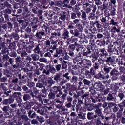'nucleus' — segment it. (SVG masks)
<instances>
[{"mask_svg":"<svg viewBox=\"0 0 125 125\" xmlns=\"http://www.w3.org/2000/svg\"><path fill=\"white\" fill-rule=\"evenodd\" d=\"M69 8L72 9L73 11H75V12H72L71 13V19H76V18H81V13L80 10H81V8L79 7L76 6L75 7H73L71 6H69Z\"/></svg>","mask_w":125,"mask_h":125,"instance_id":"f257e3e1","label":"nucleus"},{"mask_svg":"<svg viewBox=\"0 0 125 125\" xmlns=\"http://www.w3.org/2000/svg\"><path fill=\"white\" fill-rule=\"evenodd\" d=\"M110 74L113 80H117L119 76L124 74V69L123 68H119V71H118L116 68H114L111 70Z\"/></svg>","mask_w":125,"mask_h":125,"instance_id":"f03ea898","label":"nucleus"},{"mask_svg":"<svg viewBox=\"0 0 125 125\" xmlns=\"http://www.w3.org/2000/svg\"><path fill=\"white\" fill-rule=\"evenodd\" d=\"M15 62L16 63L13 65V70H17L21 68V65H22V60L20 56L17 57L15 59Z\"/></svg>","mask_w":125,"mask_h":125,"instance_id":"7ed1b4c3","label":"nucleus"},{"mask_svg":"<svg viewBox=\"0 0 125 125\" xmlns=\"http://www.w3.org/2000/svg\"><path fill=\"white\" fill-rule=\"evenodd\" d=\"M94 87L95 89H98L100 92H102L105 89V86L102 85L101 82H96L94 83Z\"/></svg>","mask_w":125,"mask_h":125,"instance_id":"20e7f679","label":"nucleus"},{"mask_svg":"<svg viewBox=\"0 0 125 125\" xmlns=\"http://www.w3.org/2000/svg\"><path fill=\"white\" fill-rule=\"evenodd\" d=\"M63 92L64 93L62 94V95L61 97L62 100H57L56 102L57 103H59V104H62V103H64L65 102V100H66V97H67V93H68V90L67 89H64L63 90Z\"/></svg>","mask_w":125,"mask_h":125,"instance_id":"39448f33","label":"nucleus"},{"mask_svg":"<svg viewBox=\"0 0 125 125\" xmlns=\"http://www.w3.org/2000/svg\"><path fill=\"white\" fill-rule=\"evenodd\" d=\"M69 15H68V12H65V11H62L60 13V17L59 18L60 21L61 22L63 21H65L66 19V20H68L69 18Z\"/></svg>","mask_w":125,"mask_h":125,"instance_id":"423d86ee","label":"nucleus"},{"mask_svg":"<svg viewBox=\"0 0 125 125\" xmlns=\"http://www.w3.org/2000/svg\"><path fill=\"white\" fill-rule=\"evenodd\" d=\"M111 6V3L110 2H106V0L104 1V2L103 4V7L101 8L102 11L104 10V13H106L107 11H108V9Z\"/></svg>","mask_w":125,"mask_h":125,"instance_id":"0eeeda50","label":"nucleus"},{"mask_svg":"<svg viewBox=\"0 0 125 125\" xmlns=\"http://www.w3.org/2000/svg\"><path fill=\"white\" fill-rule=\"evenodd\" d=\"M14 102V98H9L8 99H5L3 100L2 104L5 106H8L9 104H12Z\"/></svg>","mask_w":125,"mask_h":125,"instance_id":"6e6552de","label":"nucleus"},{"mask_svg":"<svg viewBox=\"0 0 125 125\" xmlns=\"http://www.w3.org/2000/svg\"><path fill=\"white\" fill-rule=\"evenodd\" d=\"M62 80V73L58 72L54 76V81L58 83Z\"/></svg>","mask_w":125,"mask_h":125,"instance_id":"1a4fd4ad","label":"nucleus"},{"mask_svg":"<svg viewBox=\"0 0 125 125\" xmlns=\"http://www.w3.org/2000/svg\"><path fill=\"white\" fill-rule=\"evenodd\" d=\"M95 78L97 79L103 80H106V79H109V78H110V76H109V75H107L105 76V75H103L101 73L99 72L98 74L95 76Z\"/></svg>","mask_w":125,"mask_h":125,"instance_id":"9d476101","label":"nucleus"},{"mask_svg":"<svg viewBox=\"0 0 125 125\" xmlns=\"http://www.w3.org/2000/svg\"><path fill=\"white\" fill-rule=\"evenodd\" d=\"M44 36H46V34L44 31H38L35 35V37L37 38V40H42V37Z\"/></svg>","mask_w":125,"mask_h":125,"instance_id":"9b49d317","label":"nucleus"},{"mask_svg":"<svg viewBox=\"0 0 125 125\" xmlns=\"http://www.w3.org/2000/svg\"><path fill=\"white\" fill-rule=\"evenodd\" d=\"M82 54L83 56H86L87 57H90L91 56V50L89 48H85L82 51Z\"/></svg>","mask_w":125,"mask_h":125,"instance_id":"f8f14e48","label":"nucleus"},{"mask_svg":"<svg viewBox=\"0 0 125 125\" xmlns=\"http://www.w3.org/2000/svg\"><path fill=\"white\" fill-rule=\"evenodd\" d=\"M40 103L42 104V105H47L48 104V101H49V99H45L44 98H42V97H39L37 98Z\"/></svg>","mask_w":125,"mask_h":125,"instance_id":"ddd939ff","label":"nucleus"},{"mask_svg":"<svg viewBox=\"0 0 125 125\" xmlns=\"http://www.w3.org/2000/svg\"><path fill=\"white\" fill-rule=\"evenodd\" d=\"M62 48V47H60L59 49L58 48L56 50V53L53 55V57H57V58H59V55L63 54L64 51H63V49Z\"/></svg>","mask_w":125,"mask_h":125,"instance_id":"4468645a","label":"nucleus"},{"mask_svg":"<svg viewBox=\"0 0 125 125\" xmlns=\"http://www.w3.org/2000/svg\"><path fill=\"white\" fill-rule=\"evenodd\" d=\"M17 101L18 102V104H14L10 105V107L13 108V109H17L18 107H21V102L22 101V99L21 98H19L17 99Z\"/></svg>","mask_w":125,"mask_h":125,"instance_id":"2eb2a0df","label":"nucleus"},{"mask_svg":"<svg viewBox=\"0 0 125 125\" xmlns=\"http://www.w3.org/2000/svg\"><path fill=\"white\" fill-rule=\"evenodd\" d=\"M70 33L71 35H73L74 37H79V36H82V32H80L77 29H75L73 30H70Z\"/></svg>","mask_w":125,"mask_h":125,"instance_id":"dca6fc26","label":"nucleus"},{"mask_svg":"<svg viewBox=\"0 0 125 125\" xmlns=\"http://www.w3.org/2000/svg\"><path fill=\"white\" fill-rule=\"evenodd\" d=\"M33 105H35V103L34 102H28V103L26 102L23 104V107L25 109L29 110L31 109V107H33Z\"/></svg>","mask_w":125,"mask_h":125,"instance_id":"f3484780","label":"nucleus"},{"mask_svg":"<svg viewBox=\"0 0 125 125\" xmlns=\"http://www.w3.org/2000/svg\"><path fill=\"white\" fill-rule=\"evenodd\" d=\"M52 92H54L56 94L58 93L59 91H61V90H62V88H61V86H54V87H52V89H50V91H51Z\"/></svg>","mask_w":125,"mask_h":125,"instance_id":"a211bd4d","label":"nucleus"},{"mask_svg":"<svg viewBox=\"0 0 125 125\" xmlns=\"http://www.w3.org/2000/svg\"><path fill=\"white\" fill-rule=\"evenodd\" d=\"M115 59H113L111 57H108L105 60L107 64L109 65H114L115 64Z\"/></svg>","mask_w":125,"mask_h":125,"instance_id":"6ab92c4d","label":"nucleus"},{"mask_svg":"<svg viewBox=\"0 0 125 125\" xmlns=\"http://www.w3.org/2000/svg\"><path fill=\"white\" fill-rule=\"evenodd\" d=\"M82 100L85 101V103H87V100L89 99V92H87L83 94L81 96Z\"/></svg>","mask_w":125,"mask_h":125,"instance_id":"aec40b11","label":"nucleus"},{"mask_svg":"<svg viewBox=\"0 0 125 125\" xmlns=\"http://www.w3.org/2000/svg\"><path fill=\"white\" fill-rule=\"evenodd\" d=\"M69 31L67 30H64L62 35V38L63 39V40H68V39L70 38V36L69 35Z\"/></svg>","mask_w":125,"mask_h":125,"instance_id":"412c9836","label":"nucleus"},{"mask_svg":"<svg viewBox=\"0 0 125 125\" xmlns=\"http://www.w3.org/2000/svg\"><path fill=\"white\" fill-rule=\"evenodd\" d=\"M10 40L14 39L16 41H18L19 40V35L17 34V32H12L11 35H10Z\"/></svg>","mask_w":125,"mask_h":125,"instance_id":"4be33fe9","label":"nucleus"},{"mask_svg":"<svg viewBox=\"0 0 125 125\" xmlns=\"http://www.w3.org/2000/svg\"><path fill=\"white\" fill-rule=\"evenodd\" d=\"M108 107L109 109H113V110H119V106L115 104L114 103H109L108 104Z\"/></svg>","mask_w":125,"mask_h":125,"instance_id":"5701e85b","label":"nucleus"},{"mask_svg":"<svg viewBox=\"0 0 125 125\" xmlns=\"http://www.w3.org/2000/svg\"><path fill=\"white\" fill-rule=\"evenodd\" d=\"M63 80L64 81H66L67 82H69L71 80V77L70 76V73L69 72H67L62 75Z\"/></svg>","mask_w":125,"mask_h":125,"instance_id":"b1692460","label":"nucleus"},{"mask_svg":"<svg viewBox=\"0 0 125 125\" xmlns=\"http://www.w3.org/2000/svg\"><path fill=\"white\" fill-rule=\"evenodd\" d=\"M97 97L99 102H104L106 99V97L101 94H98Z\"/></svg>","mask_w":125,"mask_h":125,"instance_id":"393cba45","label":"nucleus"},{"mask_svg":"<svg viewBox=\"0 0 125 125\" xmlns=\"http://www.w3.org/2000/svg\"><path fill=\"white\" fill-rule=\"evenodd\" d=\"M55 93L52 92V90L50 91L48 95L49 100L50 99L51 100H54V99H55L56 98V95H55Z\"/></svg>","mask_w":125,"mask_h":125,"instance_id":"a878e982","label":"nucleus"},{"mask_svg":"<svg viewBox=\"0 0 125 125\" xmlns=\"http://www.w3.org/2000/svg\"><path fill=\"white\" fill-rule=\"evenodd\" d=\"M107 100L108 101H115L116 100V97L113 95L112 93H109L107 96Z\"/></svg>","mask_w":125,"mask_h":125,"instance_id":"bb28decb","label":"nucleus"},{"mask_svg":"<svg viewBox=\"0 0 125 125\" xmlns=\"http://www.w3.org/2000/svg\"><path fill=\"white\" fill-rule=\"evenodd\" d=\"M102 104L101 103H99L98 105L96 104H91L90 107L92 108V110L95 109L96 110H99V108L101 107Z\"/></svg>","mask_w":125,"mask_h":125,"instance_id":"cd10ccee","label":"nucleus"},{"mask_svg":"<svg viewBox=\"0 0 125 125\" xmlns=\"http://www.w3.org/2000/svg\"><path fill=\"white\" fill-rule=\"evenodd\" d=\"M1 54H3L4 55H8L9 54V50L8 48L6 47H3L1 50Z\"/></svg>","mask_w":125,"mask_h":125,"instance_id":"c85d7f7f","label":"nucleus"},{"mask_svg":"<svg viewBox=\"0 0 125 125\" xmlns=\"http://www.w3.org/2000/svg\"><path fill=\"white\" fill-rule=\"evenodd\" d=\"M83 83L85 85H87L88 86H91L92 85V83L86 79H83Z\"/></svg>","mask_w":125,"mask_h":125,"instance_id":"c756f323","label":"nucleus"},{"mask_svg":"<svg viewBox=\"0 0 125 125\" xmlns=\"http://www.w3.org/2000/svg\"><path fill=\"white\" fill-rule=\"evenodd\" d=\"M31 57L33 61H37L40 59V55L39 54H32Z\"/></svg>","mask_w":125,"mask_h":125,"instance_id":"7c9ffc66","label":"nucleus"},{"mask_svg":"<svg viewBox=\"0 0 125 125\" xmlns=\"http://www.w3.org/2000/svg\"><path fill=\"white\" fill-rule=\"evenodd\" d=\"M67 62L66 61H63L61 62L62 70H65V69H67L68 67V65H67Z\"/></svg>","mask_w":125,"mask_h":125,"instance_id":"2f4dec72","label":"nucleus"},{"mask_svg":"<svg viewBox=\"0 0 125 125\" xmlns=\"http://www.w3.org/2000/svg\"><path fill=\"white\" fill-rule=\"evenodd\" d=\"M60 37L61 36V34L59 32H52L51 34V36L50 37V39H53L55 38V37Z\"/></svg>","mask_w":125,"mask_h":125,"instance_id":"473e14b6","label":"nucleus"},{"mask_svg":"<svg viewBox=\"0 0 125 125\" xmlns=\"http://www.w3.org/2000/svg\"><path fill=\"white\" fill-rule=\"evenodd\" d=\"M117 10V6L114 5L112 7L111 11H110V15L111 16H115L116 15V11Z\"/></svg>","mask_w":125,"mask_h":125,"instance_id":"72a5a7b5","label":"nucleus"},{"mask_svg":"<svg viewBox=\"0 0 125 125\" xmlns=\"http://www.w3.org/2000/svg\"><path fill=\"white\" fill-rule=\"evenodd\" d=\"M111 70H112V67H108L107 65H105L103 69V71L105 72V74H109Z\"/></svg>","mask_w":125,"mask_h":125,"instance_id":"f704fd0d","label":"nucleus"},{"mask_svg":"<svg viewBox=\"0 0 125 125\" xmlns=\"http://www.w3.org/2000/svg\"><path fill=\"white\" fill-rule=\"evenodd\" d=\"M49 74H50V73L51 74H55V73H56V69L53 66L50 65L49 66Z\"/></svg>","mask_w":125,"mask_h":125,"instance_id":"c9c22d12","label":"nucleus"},{"mask_svg":"<svg viewBox=\"0 0 125 125\" xmlns=\"http://www.w3.org/2000/svg\"><path fill=\"white\" fill-rule=\"evenodd\" d=\"M8 48L9 49H11V50H14L16 49V44H15V42H13L12 43H10Z\"/></svg>","mask_w":125,"mask_h":125,"instance_id":"e433bc0d","label":"nucleus"},{"mask_svg":"<svg viewBox=\"0 0 125 125\" xmlns=\"http://www.w3.org/2000/svg\"><path fill=\"white\" fill-rule=\"evenodd\" d=\"M110 88L111 90H112V91L116 93L118 91V90L119 89V87L117 85L111 84L110 86Z\"/></svg>","mask_w":125,"mask_h":125,"instance_id":"4c0bfd02","label":"nucleus"},{"mask_svg":"<svg viewBox=\"0 0 125 125\" xmlns=\"http://www.w3.org/2000/svg\"><path fill=\"white\" fill-rule=\"evenodd\" d=\"M23 99L24 101L28 102V100H30V99H31V96L28 94H25L23 96Z\"/></svg>","mask_w":125,"mask_h":125,"instance_id":"58836bf2","label":"nucleus"},{"mask_svg":"<svg viewBox=\"0 0 125 125\" xmlns=\"http://www.w3.org/2000/svg\"><path fill=\"white\" fill-rule=\"evenodd\" d=\"M90 97L93 103H96V102H97L98 101L97 96L90 95Z\"/></svg>","mask_w":125,"mask_h":125,"instance_id":"ea45409f","label":"nucleus"},{"mask_svg":"<svg viewBox=\"0 0 125 125\" xmlns=\"http://www.w3.org/2000/svg\"><path fill=\"white\" fill-rule=\"evenodd\" d=\"M81 18H82V19H84V20H86V13L83 10L81 11Z\"/></svg>","mask_w":125,"mask_h":125,"instance_id":"a19ab883","label":"nucleus"},{"mask_svg":"<svg viewBox=\"0 0 125 125\" xmlns=\"http://www.w3.org/2000/svg\"><path fill=\"white\" fill-rule=\"evenodd\" d=\"M79 43L80 45H83V44H86V43H88V41L85 39H83V38H81L80 40L79 41Z\"/></svg>","mask_w":125,"mask_h":125,"instance_id":"79ce46f5","label":"nucleus"},{"mask_svg":"<svg viewBox=\"0 0 125 125\" xmlns=\"http://www.w3.org/2000/svg\"><path fill=\"white\" fill-rule=\"evenodd\" d=\"M93 25L95 26L97 29H101L102 28V26L99 23V21H95L93 23Z\"/></svg>","mask_w":125,"mask_h":125,"instance_id":"37998d69","label":"nucleus"},{"mask_svg":"<svg viewBox=\"0 0 125 125\" xmlns=\"http://www.w3.org/2000/svg\"><path fill=\"white\" fill-rule=\"evenodd\" d=\"M68 28L70 31H73L75 29V24L73 22H70L68 24Z\"/></svg>","mask_w":125,"mask_h":125,"instance_id":"c03bdc74","label":"nucleus"},{"mask_svg":"<svg viewBox=\"0 0 125 125\" xmlns=\"http://www.w3.org/2000/svg\"><path fill=\"white\" fill-rule=\"evenodd\" d=\"M44 86V84L42 83V82L38 81V82L36 83V87H38V88H42Z\"/></svg>","mask_w":125,"mask_h":125,"instance_id":"a18cd8bd","label":"nucleus"},{"mask_svg":"<svg viewBox=\"0 0 125 125\" xmlns=\"http://www.w3.org/2000/svg\"><path fill=\"white\" fill-rule=\"evenodd\" d=\"M18 82H19V79L18 78L14 77L12 79L11 83H13L14 84H17L18 83Z\"/></svg>","mask_w":125,"mask_h":125,"instance_id":"49530a36","label":"nucleus"},{"mask_svg":"<svg viewBox=\"0 0 125 125\" xmlns=\"http://www.w3.org/2000/svg\"><path fill=\"white\" fill-rule=\"evenodd\" d=\"M81 61H82V59H81L79 56L75 57L73 59L74 64H77V63L81 62Z\"/></svg>","mask_w":125,"mask_h":125,"instance_id":"de8ad7c7","label":"nucleus"},{"mask_svg":"<svg viewBox=\"0 0 125 125\" xmlns=\"http://www.w3.org/2000/svg\"><path fill=\"white\" fill-rule=\"evenodd\" d=\"M13 89L14 90H15L16 91H22V89L21 88V87L19 86L17 84L14 85V86L13 88Z\"/></svg>","mask_w":125,"mask_h":125,"instance_id":"09e8293b","label":"nucleus"},{"mask_svg":"<svg viewBox=\"0 0 125 125\" xmlns=\"http://www.w3.org/2000/svg\"><path fill=\"white\" fill-rule=\"evenodd\" d=\"M28 116L30 117V118H31V119H33V118H36V117H37L36 113L35 112L33 113V111H29L28 112Z\"/></svg>","mask_w":125,"mask_h":125,"instance_id":"8fccbe9b","label":"nucleus"},{"mask_svg":"<svg viewBox=\"0 0 125 125\" xmlns=\"http://www.w3.org/2000/svg\"><path fill=\"white\" fill-rule=\"evenodd\" d=\"M99 51L100 52H101L103 55H105V56H107L108 55V52L106 51L105 48L100 49Z\"/></svg>","mask_w":125,"mask_h":125,"instance_id":"3c124183","label":"nucleus"},{"mask_svg":"<svg viewBox=\"0 0 125 125\" xmlns=\"http://www.w3.org/2000/svg\"><path fill=\"white\" fill-rule=\"evenodd\" d=\"M22 60H23L24 62H28V61H32V58L26 56L23 58H22Z\"/></svg>","mask_w":125,"mask_h":125,"instance_id":"603ef678","label":"nucleus"},{"mask_svg":"<svg viewBox=\"0 0 125 125\" xmlns=\"http://www.w3.org/2000/svg\"><path fill=\"white\" fill-rule=\"evenodd\" d=\"M84 75L86 76V78H87L88 79H91V77H92V75L88 70L86 71Z\"/></svg>","mask_w":125,"mask_h":125,"instance_id":"864d4df0","label":"nucleus"},{"mask_svg":"<svg viewBox=\"0 0 125 125\" xmlns=\"http://www.w3.org/2000/svg\"><path fill=\"white\" fill-rule=\"evenodd\" d=\"M87 119L88 120H93L94 119V117H93V112H88L87 113Z\"/></svg>","mask_w":125,"mask_h":125,"instance_id":"5fc2aeb1","label":"nucleus"},{"mask_svg":"<svg viewBox=\"0 0 125 125\" xmlns=\"http://www.w3.org/2000/svg\"><path fill=\"white\" fill-rule=\"evenodd\" d=\"M84 94V90H83V89H80L79 90H78L77 92V94L78 95V96H83V94Z\"/></svg>","mask_w":125,"mask_h":125,"instance_id":"6e6d98bb","label":"nucleus"},{"mask_svg":"<svg viewBox=\"0 0 125 125\" xmlns=\"http://www.w3.org/2000/svg\"><path fill=\"white\" fill-rule=\"evenodd\" d=\"M66 89L67 90H70L72 89H73L74 87V86H73L72 84H71V83H67L66 84Z\"/></svg>","mask_w":125,"mask_h":125,"instance_id":"4d7b16f0","label":"nucleus"},{"mask_svg":"<svg viewBox=\"0 0 125 125\" xmlns=\"http://www.w3.org/2000/svg\"><path fill=\"white\" fill-rule=\"evenodd\" d=\"M78 81V77L76 76H73L71 80H70L71 83H77V81Z\"/></svg>","mask_w":125,"mask_h":125,"instance_id":"13d9d810","label":"nucleus"},{"mask_svg":"<svg viewBox=\"0 0 125 125\" xmlns=\"http://www.w3.org/2000/svg\"><path fill=\"white\" fill-rule=\"evenodd\" d=\"M77 65L75 66L76 69H80V68H82L83 67V61H81L79 62H77Z\"/></svg>","mask_w":125,"mask_h":125,"instance_id":"bf43d9fd","label":"nucleus"},{"mask_svg":"<svg viewBox=\"0 0 125 125\" xmlns=\"http://www.w3.org/2000/svg\"><path fill=\"white\" fill-rule=\"evenodd\" d=\"M118 108H120L121 110H123V108H125V102H123L118 104Z\"/></svg>","mask_w":125,"mask_h":125,"instance_id":"052dcab7","label":"nucleus"},{"mask_svg":"<svg viewBox=\"0 0 125 125\" xmlns=\"http://www.w3.org/2000/svg\"><path fill=\"white\" fill-rule=\"evenodd\" d=\"M55 67V69H56V71H57V72H60V71H61V69L62 68L61 64H57Z\"/></svg>","mask_w":125,"mask_h":125,"instance_id":"680f3d73","label":"nucleus"},{"mask_svg":"<svg viewBox=\"0 0 125 125\" xmlns=\"http://www.w3.org/2000/svg\"><path fill=\"white\" fill-rule=\"evenodd\" d=\"M75 47L76 51H79L81 50V45L78 44L77 42L75 43Z\"/></svg>","mask_w":125,"mask_h":125,"instance_id":"e2e57ef3","label":"nucleus"},{"mask_svg":"<svg viewBox=\"0 0 125 125\" xmlns=\"http://www.w3.org/2000/svg\"><path fill=\"white\" fill-rule=\"evenodd\" d=\"M75 90L76 89H75V87L68 90L69 95H70V96H73V94L75 93L74 91H75Z\"/></svg>","mask_w":125,"mask_h":125,"instance_id":"0e129e2a","label":"nucleus"},{"mask_svg":"<svg viewBox=\"0 0 125 125\" xmlns=\"http://www.w3.org/2000/svg\"><path fill=\"white\" fill-rule=\"evenodd\" d=\"M1 83H7L8 80L7 77L4 76L0 79Z\"/></svg>","mask_w":125,"mask_h":125,"instance_id":"69168bd1","label":"nucleus"},{"mask_svg":"<svg viewBox=\"0 0 125 125\" xmlns=\"http://www.w3.org/2000/svg\"><path fill=\"white\" fill-rule=\"evenodd\" d=\"M113 47H114L113 45H110L108 46L107 51L109 53H112L113 49Z\"/></svg>","mask_w":125,"mask_h":125,"instance_id":"338daca9","label":"nucleus"},{"mask_svg":"<svg viewBox=\"0 0 125 125\" xmlns=\"http://www.w3.org/2000/svg\"><path fill=\"white\" fill-rule=\"evenodd\" d=\"M120 98V100H123L125 98V94L123 93H119L117 96Z\"/></svg>","mask_w":125,"mask_h":125,"instance_id":"774afa93","label":"nucleus"}]
</instances>
